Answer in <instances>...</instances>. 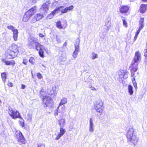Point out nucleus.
<instances>
[{"mask_svg": "<svg viewBox=\"0 0 147 147\" xmlns=\"http://www.w3.org/2000/svg\"><path fill=\"white\" fill-rule=\"evenodd\" d=\"M140 58V54L139 51H136L135 53V57L133 61L129 67L131 73V76H134L135 74V72L138 69V62Z\"/></svg>", "mask_w": 147, "mask_h": 147, "instance_id": "nucleus-1", "label": "nucleus"}, {"mask_svg": "<svg viewBox=\"0 0 147 147\" xmlns=\"http://www.w3.org/2000/svg\"><path fill=\"white\" fill-rule=\"evenodd\" d=\"M18 51L17 46L15 44H13L6 51L7 58H14L17 56Z\"/></svg>", "mask_w": 147, "mask_h": 147, "instance_id": "nucleus-2", "label": "nucleus"}, {"mask_svg": "<svg viewBox=\"0 0 147 147\" xmlns=\"http://www.w3.org/2000/svg\"><path fill=\"white\" fill-rule=\"evenodd\" d=\"M134 129L133 128H129L127 133V137L128 141H130L135 145L138 140V138L134 134Z\"/></svg>", "mask_w": 147, "mask_h": 147, "instance_id": "nucleus-3", "label": "nucleus"}, {"mask_svg": "<svg viewBox=\"0 0 147 147\" xmlns=\"http://www.w3.org/2000/svg\"><path fill=\"white\" fill-rule=\"evenodd\" d=\"M36 6H34L30 9L24 15L23 19V21L25 22H27L30 17L36 12Z\"/></svg>", "mask_w": 147, "mask_h": 147, "instance_id": "nucleus-4", "label": "nucleus"}, {"mask_svg": "<svg viewBox=\"0 0 147 147\" xmlns=\"http://www.w3.org/2000/svg\"><path fill=\"white\" fill-rule=\"evenodd\" d=\"M15 137L19 144L22 145L26 143L25 138L20 131L18 130L16 131Z\"/></svg>", "mask_w": 147, "mask_h": 147, "instance_id": "nucleus-5", "label": "nucleus"}, {"mask_svg": "<svg viewBox=\"0 0 147 147\" xmlns=\"http://www.w3.org/2000/svg\"><path fill=\"white\" fill-rule=\"evenodd\" d=\"M8 110L9 114L13 119H16L21 117L20 113L17 110H13L11 107H9Z\"/></svg>", "mask_w": 147, "mask_h": 147, "instance_id": "nucleus-6", "label": "nucleus"}, {"mask_svg": "<svg viewBox=\"0 0 147 147\" xmlns=\"http://www.w3.org/2000/svg\"><path fill=\"white\" fill-rule=\"evenodd\" d=\"M79 39L77 38L76 40V41L75 42V50L72 55V56L74 58V59H76V58L77 57L78 53L79 51Z\"/></svg>", "mask_w": 147, "mask_h": 147, "instance_id": "nucleus-7", "label": "nucleus"}, {"mask_svg": "<svg viewBox=\"0 0 147 147\" xmlns=\"http://www.w3.org/2000/svg\"><path fill=\"white\" fill-rule=\"evenodd\" d=\"M43 101L45 107H50L52 105V100L49 96H43Z\"/></svg>", "mask_w": 147, "mask_h": 147, "instance_id": "nucleus-8", "label": "nucleus"}, {"mask_svg": "<svg viewBox=\"0 0 147 147\" xmlns=\"http://www.w3.org/2000/svg\"><path fill=\"white\" fill-rule=\"evenodd\" d=\"M37 42V39L36 38H29L28 39V46L30 49L34 48Z\"/></svg>", "mask_w": 147, "mask_h": 147, "instance_id": "nucleus-9", "label": "nucleus"}, {"mask_svg": "<svg viewBox=\"0 0 147 147\" xmlns=\"http://www.w3.org/2000/svg\"><path fill=\"white\" fill-rule=\"evenodd\" d=\"M103 105L102 102L101 100L98 101L95 105V109L96 111L100 113H102L103 111V110L101 108Z\"/></svg>", "mask_w": 147, "mask_h": 147, "instance_id": "nucleus-10", "label": "nucleus"}, {"mask_svg": "<svg viewBox=\"0 0 147 147\" xmlns=\"http://www.w3.org/2000/svg\"><path fill=\"white\" fill-rule=\"evenodd\" d=\"M105 30L107 32L111 27V19L109 17H107L105 20Z\"/></svg>", "mask_w": 147, "mask_h": 147, "instance_id": "nucleus-11", "label": "nucleus"}, {"mask_svg": "<svg viewBox=\"0 0 147 147\" xmlns=\"http://www.w3.org/2000/svg\"><path fill=\"white\" fill-rule=\"evenodd\" d=\"M63 7V6H60L56 8L47 17L49 19H51L52 18L56 12L60 10H61V9Z\"/></svg>", "mask_w": 147, "mask_h": 147, "instance_id": "nucleus-12", "label": "nucleus"}, {"mask_svg": "<svg viewBox=\"0 0 147 147\" xmlns=\"http://www.w3.org/2000/svg\"><path fill=\"white\" fill-rule=\"evenodd\" d=\"M60 129V132L59 133L57 137L55 138V140H59L63 135L65 132V129H63V127H61Z\"/></svg>", "mask_w": 147, "mask_h": 147, "instance_id": "nucleus-13", "label": "nucleus"}, {"mask_svg": "<svg viewBox=\"0 0 147 147\" xmlns=\"http://www.w3.org/2000/svg\"><path fill=\"white\" fill-rule=\"evenodd\" d=\"M2 61L5 63V65H14L15 64V62L13 60L11 61H7L5 59H2L1 60Z\"/></svg>", "mask_w": 147, "mask_h": 147, "instance_id": "nucleus-14", "label": "nucleus"}, {"mask_svg": "<svg viewBox=\"0 0 147 147\" xmlns=\"http://www.w3.org/2000/svg\"><path fill=\"white\" fill-rule=\"evenodd\" d=\"M139 9L140 13H144L147 9V4H142Z\"/></svg>", "mask_w": 147, "mask_h": 147, "instance_id": "nucleus-15", "label": "nucleus"}, {"mask_svg": "<svg viewBox=\"0 0 147 147\" xmlns=\"http://www.w3.org/2000/svg\"><path fill=\"white\" fill-rule=\"evenodd\" d=\"M129 8L127 6H121L120 7V11L121 13H124L127 12Z\"/></svg>", "mask_w": 147, "mask_h": 147, "instance_id": "nucleus-16", "label": "nucleus"}, {"mask_svg": "<svg viewBox=\"0 0 147 147\" xmlns=\"http://www.w3.org/2000/svg\"><path fill=\"white\" fill-rule=\"evenodd\" d=\"M94 125L93 122V120L91 118L90 119L89 131L91 132H93L94 130Z\"/></svg>", "mask_w": 147, "mask_h": 147, "instance_id": "nucleus-17", "label": "nucleus"}, {"mask_svg": "<svg viewBox=\"0 0 147 147\" xmlns=\"http://www.w3.org/2000/svg\"><path fill=\"white\" fill-rule=\"evenodd\" d=\"M74 6L71 5L68 7H67L61 11V13H66L67 11L71 10L74 8Z\"/></svg>", "mask_w": 147, "mask_h": 147, "instance_id": "nucleus-18", "label": "nucleus"}, {"mask_svg": "<svg viewBox=\"0 0 147 147\" xmlns=\"http://www.w3.org/2000/svg\"><path fill=\"white\" fill-rule=\"evenodd\" d=\"M13 32V37L14 40L16 41L17 40L18 32L17 29L15 28L12 31Z\"/></svg>", "mask_w": 147, "mask_h": 147, "instance_id": "nucleus-19", "label": "nucleus"}, {"mask_svg": "<svg viewBox=\"0 0 147 147\" xmlns=\"http://www.w3.org/2000/svg\"><path fill=\"white\" fill-rule=\"evenodd\" d=\"M67 102V99L65 98H63L61 100V102L59 103V106L57 109H59L61 107V105H63Z\"/></svg>", "mask_w": 147, "mask_h": 147, "instance_id": "nucleus-20", "label": "nucleus"}, {"mask_svg": "<svg viewBox=\"0 0 147 147\" xmlns=\"http://www.w3.org/2000/svg\"><path fill=\"white\" fill-rule=\"evenodd\" d=\"M35 46L36 47V49L38 51L41 49H44V47L41 45L38 42Z\"/></svg>", "mask_w": 147, "mask_h": 147, "instance_id": "nucleus-21", "label": "nucleus"}, {"mask_svg": "<svg viewBox=\"0 0 147 147\" xmlns=\"http://www.w3.org/2000/svg\"><path fill=\"white\" fill-rule=\"evenodd\" d=\"M48 9V6L45 4H44L40 8V10L41 11L42 10L43 11V13H45L47 11Z\"/></svg>", "mask_w": 147, "mask_h": 147, "instance_id": "nucleus-22", "label": "nucleus"}, {"mask_svg": "<svg viewBox=\"0 0 147 147\" xmlns=\"http://www.w3.org/2000/svg\"><path fill=\"white\" fill-rule=\"evenodd\" d=\"M59 125L61 127H63L65 124V120L64 119H62L59 120Z\"/></svg>", "mask_w": 147, "mask_h": 147, "instance_id": "nucleus-23", "label": "nucleus"}, {"mask_svg": "<svg viewBox=\"0 0 147 147\" xmlns=\"http://www.w3.org/2000/svg\"><path fill=\"white\" fill-rule=\"evenodd\" d=\"M128 92L130 95L133 94V87L131 85H129L128 86Z\"/></svg>", "mask_w": 147, "mask_h": 147, "instance_id": "nucleus-24", "label": "nucleus"}, {"mask_svg": "<svg viewBox=\"0 0 147 147\" xmlns=\"http://www.w3.org/2000/svg\"><path fill=\"white\" fill-rule=\"evenodd\" d=\"M19 118L20 119L19 121L20 125L22 127H24L25 126L24 120L21 117Z\"/></svg>", "mask_w": 147, "mask_h": 147, "instance_id": "nucleus-25", "label": "nucleus"}, {"mask_svg": "<svg viewBox=\"0 0 147 147\" xmlns=\"http://www.w3.org/2000/svg\"><path fill=\"white\" fill-rule=\"evenodd\" d=\"M1 78L3 81L4 82L6 79V73L5 72H3L1 74Z\"/></svg>", "mask_w": 147, "mask_h": 147, "instance_id": "nucleus-26", "label": "nucleus"}, {"mask_svg": "<svg viewBox=\"0 0 147 147\" xmlns=\"http://www.w3.org/2000/svg\"><path fill=\"white\" fill-rule=\"evenodd\" d=\"M38 21L41 19L43 17V15L42 13H37L35 15Z\"/></svg>", "mask_w": 147, "mask_h": 147, "instance_id": "nucleus-27", "label": "nucleus"}, {"mask_svg": "<svg viewBox=\"0 0 147 147\" xmlns=\"http://www.w3.org/2000/svg\"><path fill=\"white\" fill-rule=\"evenodd\" d=\"M45 49V48L44 49H41L39 50V54L40 56L41 57L43 58L44 56V50Z\"/></svg>", "mask_w": 147, "mask_h": 147, "instance_id": "nucleus-28", "label": "nucleus"}, {"mask_svg": "<svg viewBox=\"0 0 147 147\" xmlns=\"http://www.w3.org/2000/svg\"><path fill=\"white\" fill-rule=\"evenodd\" d=\"M56 26L59 29H62L63 28V27L61 25L60 21H59L56 22Z\"/></svg>", "mask_w": 147, "mask_h": 147, "instance_id": "nucleus-29", "label": "nucleus"}, {"mask_svg": "<svg viewBox=\"0 0 147 147\" xmlns=\"http://www.w3.org/2000/svg\"><path fill=\"white\" fill-rule=\"evenodd\" d=\"M144 19L143 18H141L140 20L139 21V27H141L143 28L144 27Z\"/></svg>", "mask_w": 147, "mask_h": 147, "instance_id": "nucleus-30", "label": "nucleus"}, {"mask_svg": "<svg viewBox=\"0 0 147 147\" xmlns=\"http://www.w3.org/2000/svg\"><path fill=\"white\" fill-rule=\"evenodd\" d=\"M38 20L36 18L35 16L34 17L31 19V23L32 24H33L36 22L37 21H38Z\"/></svg>", "mask_w": 147, "mask_h": 147, "instance_id": "nucleus-31", "label": "nucleus"}, {"mask_svg": "<svg viewBox=\"0 0 147 147\" xmlns=\"http://www.w3.org/2000/svg\"><path fill=\"white\" fill-rule=\"evenodd\" d=\"M127 72H124L123 74H119V77L120 78H124L125 77V78H127V77L126 76V74Z\"/></svg>", "mask_w": 147, "mask_h": 147, "instance_id": "nucleus-32", "label": "nucleus"}, {"mask_svg": "<svg viewBox=\"0 0 147 147\" xmlns=\"http://www.w3.org/2000/svg\"><path fill=\"white\" fill-rule=\"evenodd\" d=\"M98 58V56L97 54L95 53H92V59H94Z\"/></svg>", "mask_w": 147, "mask_h": 147, "instance_id": "nucleus-33", "label": "nucleus"}, {"mask_svg": "<svg viewBox=\"0 0 147 147\" xmlns=\"http://www.w3.org/2000/svg\"><path fill=\"white\" fill-rule=\"evenodd\" d=\"M35 59L33 57H31L29 59V62L32 64H33L35 62Z\"/></svg>", "mask_w": 147, "mask_h": 147, "instance_id": "nucleus-34", "label": "nucleus"}, {"mask_svg": "<svg viewBox=\"0 0 147 147\" xmlns=\"http://www.w3.org/2000/svg\"><path fill=\"white\" fill-rule=\"evenodd\" d=\"M32 115L28 113L27 118V120L29 121H32Z\"/></svg>", "mask_w": 147, "mask_h": 147, "instance_id": "nucleus-35", "label": "nucleus"}, {"mask_svg": "<svg viewBox=\"0 0 147 147\" xmlns=\"http://www.w3.org/2000/svg\"><path fill=\"white\" fill-rule=\"evenodd\" d=\"M123 26L127 28V23L125 20L123 19Z\"/></svg>", "mask_w": 147, "mask_h": 147, "instance_id": "nucleus-36", "label": "nucleus"}, {"mask_svg": "<svg viewBox=\"0 0 147 147\" xmlns=\"http://www.w3.org/2000/svg\"><path fill=\"white\" fill-rule=\"evenodd\" d=\"M7 28L11 30L12 31L15 28L14 27L11 25L8 26L7 27Z\"/></svg>", "mask_w": 147, "mask_h": 147, "instance_id": "nucleus-37", "label": "nucleus"}, {"mask_svg": "<svg viewBox=\"0 0 147 147\" xmlns=\"http://www.w3.org/2000/svg\"><path fill=\"white\" fill-rule=\"evenodd\" d=\"M28 61L27 59L24 58L23 60V63L25 65H26L28 63Z\"/></svg>", "mask_w": 147, "mask_h": 147, "instance_id": "nucleus-38", "label": "nucleus"}, {"mask_svg": "<svg viewBox=\"0 0 147 147\" xmlns=\"http://www.w3.org/2000/svg\"><path fill=\"white\" fill-rule=\"evenodd\" d=\"M136 76H135L134 75V76L131 77H133V78L132 79L133 84H134V83H136L135 80V78Z\"/></svg>", "mask_w": 147, "mask_h": 147, "instance_id": "nucleus-39", "label": "nucleus"}, {"mask_svg": "<svg viewBox=\"0 0 147 147\" xmlns=\"http://www.w3.org/2000/svg\"><path fill=\"white\" fill-rule=\"evenodd\" d=\"M37 77L39 79H40L41 78H42V75L41 74H40V73H38L37 74Z\"/></svg>", "mask_w": 147, "mask_h": 147, "instance_id": "nucleus-40", "label": "nucleus"}, {"mask_svg": "<svg viewBox=\"0 0 147 147\" xmlns=\"http://www.w3.org/2000/svg\"><path fill=\"white\" fill-rule=\"evenodd\" d=\"M89 87L92 90H96V89L94 87V86H91V85H89Z\"/></svg>", "mask_w": 147, "mask_h": 147, "instance_id": "nucleus-41", "label": "nucleus"}, {"mask_svg": "<svg viewBox=\"0 0 147 147\" xmlns=\"http://www.w3.org/2000/svg\"><path fill=\"white\" fill-rule=\"evenodd\" d=\"M46 34L45 33H44V34H42L41 33H39V36L41 38H43L45 36Z\"/></svg>", "mask_w": 147, "mask_h": 147, "instance_id": "nucleus-42", "label": "nucleus"}, {"mask_svg": "<svg viewBox=\"0 0 147 147\" xmlns=\"http://www.w3.org/2000/svg\"><path fill=\"white\" fill-rule=\"evenodd\" d=\"M143 28L141 27H139V28L138 29V30L137 31V32H136L137 33L139 34L140 30Z\"/></svg>", "mask_w": 147, "mask_h": 147, "instance_id": "nucleus-43", "label": "nucleus"}, {"mask_svg": "<svg viewBox=\"0 0 147 147\" xmlns=\"http://www.w3.org/2000/svg\"><path fill=\"white\" fill-rule=\"evenodd\" d=\"M56 40L57 42L58 43H60L61 42V40L59 38L57 37V36H56Z\"/></svg>", "mask_w": 147, "mask_h": 147, "instance_id": "nucleus-44", "label": "nucleus"}, {"mask_svg": "<svg viewBox=\"0 0 147 147\" xmlns=\"http://www.w3.org/2000/svg\"><path fill=\"white\" fill-rule=\"evenodd\" d=\"M37 147H45V145L42 144H39L38 145Z\"/></svg>", "mask_w": 147, "mask_h": 147, "instance_id": "nucleus-45", "label": "nucleus"}, {"mask_svg": "<svg viewBox=\"0 0 147 147\" xmlns=\"http://www.w3.org/2000/svg\"><path fill=\"white\" fill-rule=\"evenodd\" d=\"M144 55L145 57H147V49H146L144 50Z\"/></svg>", "mask_w": 147, "mask_h": 147, "instance_id": "nucleus-46", "label": "nucleus"}, {"mask_svg": "<svg viewBox=\"0 0 147 147\" xmlns=\"http://www.w3.org/2000/svg\"><path fill=\"white\" fill-rule=\"evenodd\" d=\"M61 108L62 109H61V111H62V112L64 110V109H65V107L64 106V105H61Z\"/></svg>", "mask_w": 147, "mask_h": 147, "instance_id": "nucleus-47", "label": "nucleus"}, {"mask_svg": "<svg viewBox=\"0 0 147 147\" xmlns=\"http://www.w3.org/2000/svg\"><path fill=\"white\" fill-rule=\"evenodd\" d=\"M25 86L23 84H22L21 85V88L22 89H24L25 88Z\"/></svg>", "mask_w": 147, "mask_h": 147, "instance_id": "nucleus-48", "label": "nucleus"}, {"mask_svg": "<svg viewBox=\"0 0 147 147\" xmlns=\"http://www.w3.org/2000/svg\"><path fill=\"white\" fill-rule=\"evenodd\" d=\"M57 109V110L56 111V112H55V116H57L58 115V110L57 109Z\"/></svg>", "mask_w": 147, "mask_h": 147, "instance_id": "nucleus-49", "label": "nucleus"}, {"mask_svg": "<svg viewBox=\"0 0 147 147\" xmlns=\"http://www.w3.org/2000/svg\"><path fill=\"white\" fill-rule=\"evenodd\" d=\"M8 86L11 87H12L13 86L12 84V83L9 82L8 84Z\"/></svg>", "mask_w": 147, "mask_h": 147, "instance_id": "nucleus-50", "label": "nucleus"}, {"mask_svg": "<svg viewBox=\"0 0 147 147\" xmlns=\"http://www.w3.org/2000/svg\"><path fill=\"white\" fill-rule=\"evenodd\" d=\"M144 63L146 65H147V57H146L145 61H144Z\"/></svg>", "mask_w": 147, "mask_h": 147, "instance_id": "nucleus-51", "label": "nucleus"}, {"mask_svg": "<svg viewBox=\"0 0 147 147\" xmlns=\"http://www.w3.org/2000/svg\"><path fill=\"white\" fill-rule=\"evenodd\" d=\"M135 88H137V83H134V84H133Z\"/></svg>", "mask_w": 147, "mask_h": 147, "instance_id": "nucleus-52", "label": "nucleus"}, {"mask_svg": "<svg viewBox=\"0 0 147 147\" xmlns=\"http://www.w3.org/2000/svg\"><path fill=\"white\" fill-rule=\"evenodd\" d=\"M137 37L138 36H134V41H135L136 40V39L137 38Z\"/></svg>", "mask_w": 147, "mask_h": 147, "instance_id": "nucleus-53", "label": "nucleus"}, {"mask_svg": "<svg viewBox=\"0 0 147 147\" xmlns=\"http://www.w3.org/2000/svg\"><path fill=\"white\" fill-rule=\"evenodd\" d=\"M44 93V92H42V91H41V92H40V94L41 95L43 93Z\"/></svg>", "mask_w": 147, "mask_h": 147, "instance_id": "nucleus-54", "label": "nucleus"}, {"mask_svg": "<svg viewBox=\"0 0 147 147\" xmlns=\"http://www.w3.org/2000/svg\"><path fill=\"white\" fill-rule=\"evenodd\" d=\"M138 34L137 33H136V34H135V36H138Z\"/></svg>", "mask_w": 147, "mask_h": 147, "instance_id": "nucleus-55", "label": "nucleus"}, {"mask_svg": "<svg viewBox=\"0 0 147 147\" xmlns=\"http://www.w3.org/2000/svg\"><path fill=\"white\" fill-rule=\"evenodd\" d=\"M92 82V80H90V81H88V82H87L88 83H91Z\"/></svg>", "mask_w": 147, "mask_h": 147, "instance_id": "nucleus-56", "label": "nucleus"}, {"mask_svg": "<svg viewBox=\"0 0 147 147\" xmlns=\"http://www.w3.org/2000/svg\"><path fill=\"white\" fill-rule=\"evenodd\" d=\"M144 2H147V0H142Z\"/></svg>", "mask_w": 147, "mask_h": 147, "instance_id": "nucleus-57", "label": "nucleus"}, {"mask_svg": "<svg viewBox=\"0 0 147 147\" xmlns=\"http://www.w3.org/2000/svg\"><path fill=\"white\" fill-rule=\"evenodd\" d=\"M1 100H0V103H1Z\"/></svg>", "mask_w": 147, "mask_h": 147, "instance_id": "nucleus-58", "label": "nucleus"}, {"mask_svg": "<svg viewBox=\"0 0 147 147\" xmlns=\"http://www.w3.org/2000/svg\"><path fill=\"white\" fill-rule=\"evenodd\" d=\"M137 75H138V72L137 73Z\"/></svg>", "mask_w": 147, "mask_h": 147, "instance_id": "nucleus-59", "label": "nucleus"}, {"mask_svg": "<svg viewBox=\"0 0 147 147\" xmlns=\"http://www.w3.org/2000/svg\"><path fill=\"white\" fill-rule=\"evenodd\" d=\"M42 65L44 67H45L44 66V65Z\"/></svg>", "mask_w": 147, "mask_h": 147, "instance_id": "nucleus-60", "label": "nucleus"}]
</instances>
